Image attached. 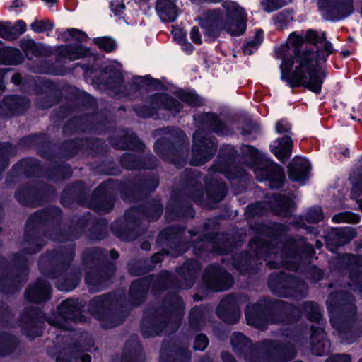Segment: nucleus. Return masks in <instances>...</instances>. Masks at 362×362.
Returning a JSON list of instances; mask_svg holds the SVG:
<instances>
[{"label":"nucleus","instance_id":"13d9d810","mask_svg":"<svg viewBox=\"0 0 362 362\" xmlns=\"http://www.w3.org/2000/svg\"><path fill=\"white\" fill-rule=\"evenodd\" d=\"M108 221L105 218H98L93 216L87 229L85 236L91 242L95 243L105 240L108 237Z\"/></svg>","mask_w":362,"mask_h":362},{"label":"nucleus","instance_id":"338daca9","mask_svg":"<svg viewBox=\"0 0 362 362\" xmlns=\"http://www.w3.org/2000/svg\"><path fill=\"white\" fill-rule=\"evenodd\" d=\"M101 74L107 76L105 80L101 81L100 83L110 90L120 88L124 82L123 74L114 66H105L102 69Z\"/></svg>","mask_w":362,"mask_h":362},{"label":"nucleus","instance_id":"c85d7f7f","mask_svg":"<svg viewBox=\"0 0 362 362\" xmlns=\"http://www.w3.org/2000/svg\"><path fill=\"white\" fill-rule=\"evenodd\" d=\"M45 168L35 157H26L15 163L6 176V181H13L24 176L27 178L40 177L44 175Z\"/></svg>","mask_w":362,"mask_h":362},{"label":"nucleus","instance_id":"774afa93","mask_svg":"<svg viewBox=\"0 0 362 362\" xmlns=\"http://www.w3.org/2000/svg\"><path fill=\"white\" fill-rule=\"evenodd\" d=\"M142 347L138 340L129 339L125 343L120 362H141Z\"/></svg>","mask_w":362,"mask_h":362},{"label":"nucleus","instance_id":"cd10ccee","mask_svg":"<svg viewBox=\"0 0 362 362\" xmlns=\"http://www.w3.org/2000/svg\"><path fill=\"white\" fill-rule=\"evenodd\" d=\"M194 119L199 128L218 136H228L234 134L233 127L223 121L216 112H203L194 116Z\"/></svg>","mask_w":362,"mask_h":362},{"label":"nucleus","instance_id":"2eb2a0df","mask_svg":"<svg viewBox=\"0 0 362 362\" xmlns=\"http://www.w3.org/2000/svg\"><path fill=\"white\" fill-rule=\"evenodd\" d=\"M188 146L185 132L178 129L171 138L163 136L158 139L153 144V149L163 160L177 165L183 160L184 153L188 150Z\"/></svg>","mask_w":362,"mask_h":362},{"label":"nucleus","instance_id":"bf43d9fd","mask_svg":"<svg viewBox=\"0 0 362 362\" xmlns=\"http://www.w3.org/2000/svg\"><path fill=\"white\" fill-rule=\"evenodd\" d=\"M228 191L226 184L216 179H211L205 183L206 197L209 203H219L226 197Z\"/></svg>","mask_w":362,"mask_h":362},{"label":"nucleus","instance_id":"4d7b16f0","mask_svg":"<svg viewBox=\"0 0 362 362\" xmlns=\"http://www.w3.org/2000/svg\"><path fill=\"white\" fill-rule=\"evenodd\" d=\"M293 147V140L288 135L276 139L274 144L269 146L271 152L281 163H286L288 160L292 153Z\"/></svg>","mask_w":362,"mask_h":362},{"label":"nucleus","instance_id":"f3484780","mask_svg":"<svg viewBox=\"0 0 362 362\" xmlns=\"http://www.w3.org/2000/svg\"><path fill=\"white\" fill-rule=\"evenodd\" d=\"M60 37L65 42L71 40L75 41L74 43L62 45L58 47V55L61 57L74 61L91 55L90 48L81 45L89 40L88 35L83 30L74 28H67L61 33Z\"/></svg>","mask_w":362,"mask_h":362},{"label":"nucleus","instance_id":"e2e57ef3","mask_svg":"<svg viewBox=\"0 0 362 362\" xmlns=\"http://www.w3.org/2000/svg\"><path fill=\"white\" fill-rule=\"evenodd\" d=\"M155 8L163 21L174 22L179 15L176 0H157Z\"/></svg>","mask_w":362,"mask_h":362},{"label":"nucleus","instance_id":"7ed1b4c3","mask_svg":"<svg viewBox=\"0 0 362 362\" xmlns=\"http://www.w3.org/2000/svg\"><path fill=\"white\" fill-rule=\"evenodd\" d=\"M185 231V226L176 224L166 227L158 233L156 243L162 249L150 259L147 258L148 264L153 266V269L163 261L165 256L177 258L192 249L193 254L198 257L209 250L210 244L218 241V234L216 233L201 235L196 240L185 241L183 238Z\"/></svg>","mask_w":362,"mask_h":362},{"label":"nucleus","instance_id":"a878e982","mask_svg":"<svg viewBox=\"0 0 362 362\" xmlns=\"http://www.w3.org/2000/svg\"><path fill=\"white\" fill-rule=\"evenodd\" d=\"M141 224V218L130 207L125 211L122 218H117L112 223L111 230L121 240L130 241L137 237L136 229Z\"/></svg>","mask_w":362,"mask_h":362},{"label":"nucleus","instance_id":"6e6552de","mask_svg":"<svg viewBox=\"0 0 362 362\" xmlns=\"http://www.w3.org/2000/svg\"><path fill=\"white\" fill-rule=\"evenodd\" d=\"M88 310L105 329L120 325L129 314L126 295L121 291L94 296L88 303Z\"/></svg>","mask_w":362,"mask_h":362},{"label":"nucleus","instance_id":"5fc2aeb1","mask_svg":"<svg viewBox=\"0 0 362 362\" xmlns=\"http://www.w3.org/2000/svg\"><path fill=\"white\" fill-rule=\"evenodd\" d=\"M66 94L65 98L71 101L76 107H82L90 109L95 106V99L88 93L81 90L76 86H67L63 88Z\"/></svg>","mask_w":362,"mask_h":362},{"label":"nucleus","instance_id":"de8ad7c7","mask_svg":"<svg viewBox=\"0 0 362 362\" xmlns=\"http://www.w3.org/2000/svg\"><path fill=\"white\" fill-rule=\"evenodd\" d=\"M310 163L304 158H293L287 167V175L290 180L304 185L310 177Z\"/></svg>","mask_w":362,"mask_h":362},{"label":"nucleus","instance_id":"473e14b6","mask_svg":"<svg viewBox=\"0 0 362 362\" xmlns=\"http://www.w3.org/2000/svg\"><path fill=\"white\" fill-rule=\"evenodd\" d=\"M119 161L121 167L127 170H153L158 166V158L151 153L141 155L125 152Z\"/></svg>","mask_w":362,"mask_h":362},{"label":"nucleus","instance_id":"c756f323","mask_svg":"<svg viewBox=\"0 0 362 362\" xmlns=\"http://www.w3.org/2000/svg\"><path fill=\"white\" fill-rule=\"evenodd\" d=\"M168 319L159 309L146 310L141 322V334L144 339L160 335L168 326Z\"/></svg>","mask_w":362,"mask_h":362},{"label":"nucleus","instance_id":"c03bdc74","mask_svg":"<svg viewBox=\"0 0 362 362\" xmlns=\"http://www.w3.org/2000/svg\"><path fill=\"white\" fill-rule=\"evenodd\" d=\"M136 216L145 218L149 222L158 221L163 213V204L160 198L153 197L143 204L131 206Z\"/></svg>","mask_w":362,"mask_h":362},{"label":"nucleus","instance_id":"58836bf2","mask_svg":"<svg viewBox=\"0 0 362 362\" xmlns=\"http://www.w3.org/2000/svg\"><path fill=\"white\" fill-rule=\"evenodd\" d=\"M152 277L144 276L132 281L128 292V302L132 308L139 307L144 303L151 288Z\"/></svg>","mask_w":362,"mask_h":362},{"label":"nucleus","instance_id":"bb28decb","mask_svg":"<svg viewBox=\"0 0 362 362\" xmlns=\"http://www.w3.org/2000/svg\"><path fill=\"white\" fill-rule=\"evenodd\" d=\"M230 344L238 357L247 362H259L260 341L253 344L252 339L240 332H235L230 338Z\"/></svg>","mask_w":362,"mask_h":362},{"label":"nucleus","instance_id":"72a5a7b5","mask_svg":"<svg viewBox=\"0 0 362 362\" xmlns=\"http://www.w3.org/2000/svg\"><path fill=\"white\" fill-rule=\"evenodd\" d=\"M191 359V351L174 343L163 341L159 362H190ZM199 362H214V361L208 354H205Z\"/></svg>","mask_w":362,"mask_h":362},{"label":"nucleus","instance_id":"680f3d73","mask_svg":"<svg viewBox=\"0 0 362 362\" xmlns=\"http://www.w3.org/2000/svg\"><path fill=\"white\" fill-rule=\"evenodd\" d=\"M81 151H83V137L65 139L58 146L57 158L69 160L76 157Z\"/></svg>","mask_w":362,"mask_h":362},{"label":"nucleus","instance_id":"7c9ffc66","mask_svg":"<svg viewBox=\"0 0 362 362\" xmlns=\"http://www.w3.org/2000/svg\"><path fill=\"white\" fill-rule=\"evenodd\" d=\"M192 203L181 194L172 193L165 207V216L172 220L189 219L195 216Z\"/></svg>","mask_w":362,"mask_h":362},{"label":"nucleus","instance_id":"5701e85b","mask_svg":"<svg viewBox=\"0 0 362 362\" xmlns=\"http://www.w3.org/2000/svg\"><path fill=\"white\" fill-rule=\"evenodd\" d=\"M202 282L209 291H226L233 286L234 278L218 264H210L203 272Z\"/></svg>","mask_w":362,"mask_h":362},{"label":"nucleus","instance_id":"393cba45","mask_svg":"<svg viewBox=\"0 0 362 362\" xmlns=\"http://www.w3.org/2000/svg\"><path fill=\"white\" fill-rule=\"evenodd\" d=\"M90 188L81 180L66 185L62 191L60 204L63 207L71 209L74 205L86 206Z\"/></svg>","mask_w":362,"mask_h":362},{"label":"nucleus","instance_id":"c9c22d12","mask_svg":"<svg viewBox=\"0 0 362 362\" xmlns=\"http://www.w3.org/2000/svg\"><path fill=\"white\" fill-rule=\"evenodd\" d=\"M30 106L29 98L16 94L5 95L0 103V118H11L23 115Z\"/></svg>","mask_w":362,"mask_h":362},{"label":"nucleus","instance_id":"6ab92c4d","mask_svg":"<svg viewBox=\"0 0 362 362\" xmlns=\"http://www.w3.org/2000/svg\"><path fill=\"white\" fill-rule=\"evenodd\" d=\"M115 189L113 179L102 182L88 197L86 206L98 213L111 212L117 198Z\"/></svg>","mask_w":362,"mask_h":362},{"label":"nucleus","instance_id":"37998d69","mask_svg":"<svg viewBox=\"0 0 362 362\" xmlns=\"http://www.w3.org/2000/svg\"><path fill=\"white\" fill-rule=\"evenodd\" d=\"M356 235V230L351 227L334 228L325 237L327 248L331 252H334L339 247L349 243Z\"/></svg>","mask_w":362,"mask_h":362},{"label":"nucleus","instance_id":"f03ea898","mask_svg":"<svg viewBox=\"0 0 362 362\" xmlns=\"http://www.w3.org/2000/svg\"><path fill=\"white\" fill-rule=\"evenodd\" d=\"M303 315L308 321L316 323L322 317L317 302L304 301L297 305L269 296L260 298L247 305L245 311L247 324L261 330L266 329L269 325H295Z\"/></svg>","mask_w":362,"mask_h":362},{"label":"nucleus","instance_id":"603ef678","mask_svg":"<svg viewBox=\"0 0 362 362\" xmlns=\"http://www.w3.org/2000/svg\"><path fill=\"white\" fill-rule=\"evenodd\" d=\"M310 349L314 355L325 356L329 349L330 342L327 339L325 329L312 325L310 327Z\"/></svg>","mask_w":362,"mask_h":362},{"label":"nucleus","instance_id":"f257e3e1","mask_svg":"<svg viewBox=\"0 0 362 362\" xmlns=\"http://www.w3.org/2000/svg\"><path fill=\"white\" fill-rule=\"evenodd\" d=\"M248 224L250 230L257 235L250 240L248 245L258 259L266 261L274 255L276 250H280L287 258L309 263L315 254L314 247L307 242L306 238H296L288 235L289 228L284 223L254 221Z\"/></svg>","mask_w":362,"mask_h":362},{"label":"nucleus","instance_id":"f8f14e48","mask_svg":"<svg viewBox=\"0 0 362 362\" xmlns=\"http://www.w3.org/2000/svg\"><path fill=\"white\" fill-rule=\"evenodd\" d=\"M311 51L313 57L310 64L309 66L300 68L301 71L295 75L293 83H290L288 87L291 88L302 87L315 94H320L327 77V72L322 69L320 64L325 63L329 55L319 47L315 49L312 47Z\"/></svg>","mask_w":362,"mask_h":362},{"label":"nucleus","instance_id":"052dcab7","mask_svg":"<svg viewBox=\"0 0 362 362\" xmlns=\"http://www.w3.org/2000/svg\"><path fill=\"white\" fill-rule=\"evenodd\" d=\"M110 151L108 145L103 138L84 136L83 137V151L93 158L104 156Z\"/></svg>","mask_w":362,"mask_h":362},{"label":"nucleus","instance_id":"0eeeda50","mask_svg":"<svg viewBox=\"0 0 362 362\" xmlns=\"http://www.w3.org/2000/svg\"><path fill=\"white\" fill-rule=\"evenodd\" d=\"M62 221V210L60 207L50 205L37 210L28 218L23 240L25 247L22 251L30 255H36L42 251L47 245V231L42 226L56 228Z\"/></svg>","mask_w":362,"mask_h":362},{"label":"nucleus","instance_id":"09e8293b","mask_svg":"<svg viewBox=\"0 0 362 362\" xmlns=\"http://www.w3.org/2000/svg\"><path fill=\"white\" fill-rule=\"evenodd\" d=\"M110 144L117 150H129L135 151H144L146 148L145 144L139 139L135 132L114 136L110 139Z\"/></svg>","mask_w":362,"mask_h":362},{"label":"nucleus","instance_id":"1a4fd4ad","mask_svg":"<svg viewBox=\"0 0 362 362\" xmlns=\"http://www.w3.org/2000/svg\"><path fill=\"white\" fill-rule=\"evenodd\" d=\"M27 253L22 251L12 255L8 261L4 256H0V293L13 294L19 291L26 282L30 268Z\"/></svg>","mask_w":362,"mask_h":362},{"label":"nucleus","instance_id":"aec40b11","mask_svg":"<svg viewBox=\"0 0 362 362\" xmlns=\"http://www.w3.org/2000/svg\"><path fill=\"white\" fill-rule=\"evenodd\" d=\"M17 145L21 148H35L37 154L46 160L57 158V145L45 132H35L21 137Z\"/></svg>","mask_w":362,"mask_h":362},{"label":"nucleus","instance_id":"864d4df0","mask_svg":"<svg viewBox=\"0 0 362 362\" xmlns=\"http://www.w3.org/2000/svg\"><path fill=\"white\" fill-rule=\"evenodd\" d=\"M269 206L274 214L284 218L291 217L296 209L293 199L281 193L273 194Z\"/></svg>","mask_w":362,"mask_h":362},{"label":"nucleus","instance_id":"e433bc0d","mask_svg":"<svg viewBox=\"0 0 362 362\" xmlns=\"http://www.w3.org/2000/svg\"><path fill=\"white\" fill-rule=\"evenodd\" d=\"M148 276H153L152 283H151V291L155 298L160 297L167 290L179 291L181 288L180 280L168 270H161L156 276L154 274H148Z\"/></svg>","mask_w":362,"mask_h":362},{"label":"nucleus","instance_id":"a18cd8bd","mask_svg":"<svg viewBox=\"0 0 362 362\" xmlns=\"http://www.w3.org/2000/svg\"><path fill=\"white\" fill-rule=\"evenodd\" d=\"M113 182L123 201L138 202L144 200L136 177L126 180L113 179Z\"/></svg>","mask_w":362,"mask_h":362},{"label":"nucleus","instance_id":"4468645a","mask_svg":"<svg viewBox=\"0 0 362 362\" xmlns=\"http://www.w3.org/2000/svg\"><path fill=\"white\" fill-rule=\"evenodd\" d=\"M267 286L271 292L279 298H303L306 296L304 280L286 272H272Z\"/></svg>","mask_w":362,"mask_h":362},{"label":"nucleus","instance_id":"6e6d98bb","mask_svg":"<svg viewBox=\"0 0 362 362\" xmlns=\"http://www.w3.org/2000/svg\"><path fill=\"white\" fill-rule=\"evenodd\" d=\"M52 163L45 168L44 175L49 180L58 182L70 178L73 170L70 164L53 159Z\"/></svg>","mask_w":362,"mask_h":362},{"label":"nucleus","instance_id":"39448f33","mask_svg":"<svg viewBox=\"0 0 362 362\" xmlns=\"http://www.w3.org/2000/svg\"><path fill=\"white\" fill-rule=\"evenodd\" d=\"M226 13L221 9L208 10L204 18L200 23L204 30L206 41L214 42L222 31H226L233 37L243 35L247 28L246 13L238 4L225 5Z\"/></svg>","mask_w":362,"mask_h":362},{"label":"nucleus","instance_id":"423d86ee","mask_svg":"<svg viewBox=\"0 0 362 362\" xmlns=\"http://www.w3.org/2000/svg\"><path fill=\"white\" fill-rule=\"evenodd\" d=\"M119 254L115 249L110 251L109 259L107 250L99 247L85 250L81 255V263L85 271V282L98 291L106 288L114 278L117 266L114 260Z\"/></svg>","mask_w":362,"mask_h":362},{"label":"nucleus","instance_id":"dca6fc26","mask_svg":"<svg viewBox=\"0 0 362 362\" xmlns=\"http://www.w3.org/2000/svg\"><path fill=\"white\" fill-rule=\"evenodd\" d=\"M148 103L149 105L139 104L134 107V111L139 118L154 117L158 115L160 110L179 114L183 108L180 101L165 92H158L150 95Z\"/></svg>","mask_w":362,"mask_h":362},{"label":"nucleus","instance_id":"4c0bfd02","mask_svg":"<svg viewBox=\"0 0 362 362\" xmlns=\"http://www.w3.org/2000/svg\"><path fill=\"white\" fill-rule=\"evenodd\" d=\"M52 291L50 283L47 280L39 277L28 286L25 290L24 296L28 303L41 304L49 300Z\"/></svg>","mask_w":362,"mask_h":362},{"label":"nucleus","instance_id":"ea45409f","mask_svg":"<svg viewBox=\"0 0 362 362\" xmlns=\"http://www.w3.org/2000/svg\"><path fill=\"white\" fill-rule=\"evenodd\" d=\"M329 19L339 21L350 16L354 11V0H322Z\"/></svg>","mask_w":362,"mask_h":362},{"label":"nucleus","instance_id":"ddd939ff","mask_svg":"<svg viewBox=\"0 0 362 362\" xmlns=\"http://www.w3.org/2000/svg\"><path fill=\"white\" fill-rule=\"evenodd\" d=\"M54 187L45 182H27L19 185L14 198L23 206L38 207L52 202L56 197Z\"/></svg>","mask_w":362,"mask_h":362},{"label":"nucleus","instance_id":"0e129e2a","mask_svg":"<svg viewBox=\"0 0 362 362\" xmlns=\"http://www.w3.org/2000/svg\"><path fill=\"white\" fill-rule=\"evenodd\" d=\"M238 155V151L233 146L230 144L222 146L217 156L218 170L220 172L229 169L230 166L237 163Z\"/></svg>","mask_w":362,"mask_h":362},{"label":"nucleus","instance_id":"412c9836","mask_svg":"<svg viewBox=\"0 0 362 362\" xmlns=\"http://www.w3.org/2000/svg\"><path fill=\"white\" fill-rule=\"evenodd\" d=\"M217 149L218 140L216 137L195 132L192 139L191 164L200 166L206 163L214 158Z\"/></svg>","mask_w":362,"mask_h":362},{"label":"nucleus","instance_id":"49530a36","mask_svg":"<svg viewBox=\"0 0 362 362\" xmlns=\"http://www.w3.org/2000/svg\"><path fill=\"white\" fill-rule=\"evenodd\" d=\"M93 345L91 339L82 341L76 339L69 344L57 354V362H78V352L80 351H88V348Z\"/></svg>","mask_w":362,"mask_h":362},{"label":"nucleus","instance_id":"9b49d317","mask_svg":"<svg viewBox=\"0 0 362 362\" xmlns=\"http://www.w3.org/2000/svg\"><path fill=\"white\" fill-rule=\"evenodd\" d=\"M327 310L332 328L339 334L348 333L356 319V306L346 291H336L329 295Z\"/></svg>","mask_w":362,"mask_h":362},{"label":"nucleus","instance_id":"2f4dec72","mask_svg":"<svg viewBox=\"0 0 362 362\" xmlns=\"http://www.w3.org/2000/svg\"><path fill=\"white\" fill-rule=\"evenodd\" d=\"M36 88L37 93L45 94L36 100V105L39 109L47 110L62 100V88L56 82L50 79L42 80Z\"/></svg>","mask_w":362,"mask_h":362},{"label":"nucleus","instance_id":"20e7f679","mask_svg":"<svg viewBox=\"0 0 362 362\" xmlns=\"http://www.w3.org/2000/svg\"><path fill=\"white\" fill-rule=\"evenodd\" d=\"M76 255L74 243L48 250L39 260V269L45 276L57 279L56 288L60 291H72L79 284L81 274L78 269H69Z\"/></svg>","mask_w":362,"mask_h":362},{"label":"nucleus","instance_id":"79ce46f5","mask_svg":"<svg viewBox=\"0 0 362 362\" xmlns=\"http://www.w3.org/2000/svg\"><path fill=\"white\" fill-rule=\"evenodd\" d=\"M156 308L159 309V312L167 318L168 317H182L185 310V303L177 292L169 291L163 297L160 305Z\"/></svg>","mask_w":362,"mask_h":362},{"label":"nucleus","instance_id":"f704fd0d","mask_svg":"<svg viewBox=\"0 0 362 362\" xmlns=\"http://www.w3.org/2000/svg\"><path fill=\"white\" fill-rule=\"evenodd\" d=\"M217 317L228 325L237 324L241 316L238 299L233 294L223 298L216 308Z\"/></svg>","mask_w":362,"mask_h":362},{"label":"nucleus","instance_id":"8fccbe9b","mask_svg":"<svg viewBox=\"0 0 362 362\" xmlns=\"http://www.w3.org/2000/svg\"><path fill=\"white\" fill-rule=\"evenodd\" d=\"M202 265L198 260L190 258L187 259L182 266L177 268V275L184 281L187 288H192L197 281L202 270Z\"/></svg>","mask_w":362,"mask_h":362},{"label":"nucleus","instance_id":"69168bd1","mask_svg":"<svg viewBox=\"0 0 362 362\" xmlns=\"http://www.w3.org/2000/svg\"><path fill=\"white\" fill-rule=\"evenodd\" d=\"M19 46L28 59H32L33 57L39 58L49 54V50L47 47L42 43H37L33 39H22Z\"/></svg>","mask_w":362,"mask_h":362},{"label":"nucleus","instance_id":"a211bd4d","mask_svg":"<svg viewBox=\"0 0 362 362\" xmlns=\"http://www.w3.org/2000/svg\"><path fill=\"white\" fill-rule=\"evenodd\" d=\"M259 362H289L296 356L295 346L290 341L265 339L260 341Z\"/></svg>","mask_w":362,"mask_h":362},{"label":"nucleus","instance_id":"a19ab883","mask_svg":"<svg viewBox=\"0 0 362 362\" xmlns=\"http://www.w3.org/2000/svg\"><path fill=\"white\" fill-rule=\"evenodd\" d=\"M83 305L78 299L67 298L62 300L57 306V315L62 320L78 322L85 320L82 313Z\"/></svg>","mask_w":362,"mask_h":362},{"label":"nucleus","instance_id":"3c124183","mask_svg":"<svg viewBox=\"0 0 362 362\" xmlns=\"http://www.w3.org/2000/svg\"><path fill=\"white\" fill-rule=\"evenodd\" d=\"M199 172L186 169L182 180V187L195 201L202 202L204 196V189L201 181L198 180Z\"/></svg>","mask_w":362,"mask_h":362},{"label":"nucleus","instance_id":"9d476101","mask_svg":"<svg viewBox=\"0 0 362 362\" xmlns=\"http://www.w3.org/2000/svg\"><path fill=\"white\" fill-rule=\"evenodd\" d=\"M288 40L293 48L292 54H282L279 66L281 80L288 86L293 83L295 75L300 73L301 67L309 66L313 57L312 47L306 45L304 35L292 32Z\"/></svg>","mask_w":362,"mask_h":362},{"label":"nucleus","instance_id":"b1692460","mask_svg":"<svg viewBox=\"0 0 362 362\" xmlns=\"http://www.w3.org/2000/svg\"><path fill=\"white\" fill-rule=\"evenodd\" d=\"M257 181L267 182L266 185L272 190L281 189L286 182L285 171L281 165L271 160H266L253 172Z\"/></svg>","mask_w":362,"mask_h":362},{"label":"nucleus","instance_id":"4be33fe9","mask_svg":"<svg viewBox=\"0 0 362 362\" xmlns=\"http://www.w3.org/2000/svg\"><path fill=\"white\" fill-rule=\"evenodd\" d=\"M21 332L28 339L33 340L43 334L46 316L43 311L37 307H25L20 314Z\"/></svg>","mask_w":362,"mask_h":362}]
</instances>
